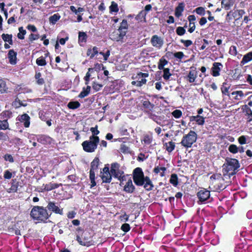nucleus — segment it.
I'll return each instance as SVG.
<instances>
[{"label":"nucleus","instance_id":"25","mask_svg":"<svg viewBox=\"0 0 252 252\" xmlns=\"http://www.w3.org/2000/svg\"><path fill=\"white\" fill-rule=\"evenodd\" d=\"M148 116V117L154 121L155 122H156L157 124L161 126H163L161 124V122L162 120V117L160 116H158L156 115L155 114H154L153 112L149 113L147 114Z\"/></svg>","mask_w":252,"mask_h":252},{"label":"nucleus","instance_id":"12","mask_svg":"<svg viewBox=\"0 0 252 252\" xmlns=\"http://www.w3.org/2000/svg\"><path fill=\"white\" fill-rule=\"evenodd\" d=\"M199 201L201 203L208 200L210 197V192L206 189L202 188L197 193Z\"/></svg>","mask_w":252,"mask_h":252},{"label":"nucleus","instance_id":"40","mask_svg":"<svg viewBox=\"0 0 252 252\" xmlns=\"http://www.w3.org/2000/svg\"><path fill=\"white\" fill-rule=\"evenodd\" d=\"M9 125L6 120L0 119V130L9 129Z\"/></svg>","mask_w":252,"mask_h":252},{"label":"nucleus","instance_id":"52","mask_svg":"<svg viewBox=\"0 0 252 252\" xmlns=\"http://www.w3.org/2000/svg\"><path fill=\"white\" fill-rule=\"evenodd\" d=\"M229 152L232 154H235L238 152V147L235 144H231L228 147Z\"/></svg>","mask_w":252,"mask_h":252},{"label":"nucleus","instance_id":"6","mask_svg":"<svg viewBox=\"0 0 252 252\" xmlns=\"http://www.w3.org/2000/svg\"><path fill=\"white\" fill-rule=\"evenodd\" d=\"M197 138V133L194 131L190 130L188 134L183 136L180 143L187 149L191 148L193 143L196 142Z\"/></svg>","mask_w":252,"mask_h":252},{"label":"nucleus","instance_id":"45","mask_svg":"<svg viewBox=\"0 0 252 252\" xmlns=\"http://www.w3.org/2000/svg\"><path fill=\"white\" fill-rule=\"evenodd\" d=\"M119 7L118 4L115 1L111 2V5L109 6V10L110 13L118 12L119 11Z\"/></svg>","mask_w":252,"mask_h":252},{"label":"nucleus","instance_id":"39","mask_svg":"<svg viewBox=\"0 0 252 252\" xmlns=\"http://www.w3.org/2000/svg\"><path fill=\"white\" fill-rule=\"evenodd\" d=\"M8 229L10 231H14V233L16 235H21V231L19 229V226L18 222L13 225L11 227L9 226Z\"/></svg>","mask_w":252,"mask_h":252},{"label":"nucleus","instance_id":"5","mask_svg":"<svg viewBox=\"0 0 252 252\" xmlns=\"http://www.w3.org/2000/svg\"><path fill=\"white\" fill-rule=\"evenodd\" d=\"M99 142V137L90 136L89 140L84 141L82 143L83 150L87 153L94 152L96 149Z\"/></svg>","mask_w":252,"mask_h":252},{"label":"nucleus","instance_id":"63","mask_svg":"<svg viewBox=\"0 0 252 252\" xmlns=\"http://www.w3.org/2000/svg\"><path fill=\"white\" fill-rule=\"evenodd\" d=\"M39 35L38 34L31 33L29 36V40L30 42H32L34 40H37L39 38Z\"/></svg>","mask_w":252,"mask_h":252},{"label":"nucleus","instance_id":"41","mask_svg":"<svg viewBox=\"0 0 252 252\" xmlns=\"http://www.w3.org/2000/svg\"><path fill=\"white\" fill-rule=\"evenodd\" d=\"M80 103L77 101H70L67 104V107L70 109L74 110L80 107Z\"/></svg>","mask_w":252,"mask_h":252},{"label":"nucleus","instance_id":"38","mask_svg":"<svg viewBox=\"0 0 252 252\" xmlns=\"http://www.w3.org/2000/svg\"><path fill=\"white\" fill-rule=\"evenodd\" d=\"M111 174H112L111 173H103V175L101 176V179L103 182L106 183H110L112 180Z\"/></svg>","mask_w":252,"mask_h":252},{"label":"nucleus","instance_id":"60","mask_svg":"<svg viewBox=\"0 0 252 252\" xmlns=\"http://www.w3.org/2000/svg\"><path fill=\"white\" fill-rule=\"evenodd\" d=\"M121 229L124 232L126 233L129 231L130 229V226L128 223H125L122 224Z\"/></svg>","mask_w":252,"mask_h":252},{"label":"nucleus","instance_id":"17","mask_svg":"<svg viewBox=\"0 0 252 252\" xmlns=\"http://www.w3.org/2000/svg\"><path fill=\"white\" fill-rule=\"evenodd\" d=\"M220 66H222V64L220 63L215 62L213 64V66L211 68V74L214 77H217L220 75V71L221 68Z\"/></svg>","mask_w":252,"mask_h":252},{"label":"nucleus","instance_id":"8","mask_svg":"<svg viewBox=\"0 0 252 252\" xmlns=\"http://www.w3.org/2000/svg\"><path fill=\"white\" fill-rule=\"evenodd\" d=\"M155 106V105L151 103L147 98L144 97L140 101V109L147 115L153 111Z\"/></svg>","mask_w":252,"mask_h":252},{"label":"nucleus","instance_id":"10","mask_svg":"<svg viewBox=\"0 0 252 252\" xmlns=\"http://www.w3.org/2000/svg\"><path fill=\"white\" fill-rule=\"evenodd\" d=\"M46 208L52 212L56 214L63 215V208H60L58 203L54 201H49L48 203Z\"/></svg>","mask_w":252,"mask_h":252},{"label":"nucleus","instance_id":"64","mask_svg":"<svg viewBox=\"0 0 252 252\" xmlns=\"http://www.w3.org/2000/svg\"><path fill=\"white\" fill-rule=\"evenodd\" d=\"M197 14L200 15H204L205 14V9L203 7H198L195 10Z\"/></svg>","mask_w":252,"mask_h":252},{"label":"nucleus","instance_id":"20","mask_svg":"<svg viewBox=\"0 0 252 252\" xmlns=\"http://www.w3.org/2000/svg\"><path fill=\"white\" fill-rule=\"evenodd\" d=\"M135 188L133 185L132 180L130 178L124 186V190L127 193H132L135 191Z\"/></svg>","mask_w":252,"mask_h":252},{"label":"nucleus","instance_id":"23","mask_svg":"<svg viewBox=\"0 0 252 252\" xmlns=\"http://www.w3.org/2000/svg\"><path fill=\"white\" fill-rule=\"evenodd\" d=\"M185 4L184 2H182L179 3L178 6L175 8V15L176 17L179 18L182 14V12L184 10Z\"/></svg>","mask_w":252,"mask_h":252},{"label":"nucleus","instance_id":"26","mask_svg":"<svg viewBox=\"0 0 252 252\" xmlns=\"http://www.w3.org/2000/svg\"><path fill=\"white\" fill-rule=\"evenodd\" d=\"M163 147L169 153H171L175 148V143L171 141L163 143Z\"/></svg>","mask_w":252,"mask_h":252},{"label":"nucleus","instance_id":"11","mask_svg":"<svg viewBox=\"0 0 252 252\" xmlns=\"http://www.w3.org/2000/svg\"><path fill=\"white\" fill-rule=\"evenodd\" d=\"M126 35V33L117 29L109 34V37L113 41L123 42Z\"/></svg>","mask_w":252,"mask_h":252},{"label":"nucleus","instance_id":"16","mask_svg":"<svg viewBox=\"0 0 252 252\" xmlns=\"http://www.w3.org/2000/svg\"><path fill=\"white\" fill-rule=\"evenodd\" d=\"M17 119L20 123H23L24 126L28 128L30 126V117L26 113L19 115Z\"/></svg>","mask_w":252,"mask_h":252},{"label":"nucleus","instance_id":"14","mask_svg":"<svg viewBox=\"0 0 252 252\" xmlns=\"http://www.w3.org/2000/svg\"><path fill=\"white\" fill-rule=\"evenodd\" d=\"M151 43L153 46L160 49L163 46V39L158 35H154L151 39Z\"/></svg>","mask_w":252,"mask_h":252},{"label":"nucleus","instance_id":"27","mask_svg":"<svg viewBox=\"0 0 252 252\" xmlns=\"http://www.w3.org/2000/svg\"><path fill=\"white\" fill-rule=\"evenodd\" d=\"M167 168L165 167H159V166H156L153 169V172L156 174L159 173L160 176L163 177L165 176V172Z\"/></svg>","mask_w":252,"mask_h":252},{"label":"nucleus","instance_id":"33","mask_svg":"<svg viewBox=\"0 0 252 252\" xmlns=\"http://www.w3.org/2000/svg\"><path fill=\"white\" fill-rule=\"evenodd\" d=\"M168 63V61L166 60L164 57H161L158 61V68L159 70H162L163 69H165L164 66L167 64Z\"/></svg>","mask_w":252,"mask_h":252},{"label":"nucleus","instance_id":"24","mask_svg":"<svg viewBox=\"0 0 252 252\" xmlns=\"http://www.w3.org/2000/svg\"><path fill=\"white\" fill-rule=\"evenodd\" d=\"M252 61V51L244 55L242 60L240 62V65L243 66L246 63Z\"/></svg>","mask_w":252,"mask_h":252},{"label":"nucleus","instance_id":"59","mask_svg":"<svg viewBox=\"0 0 252 252\" xmlns=\"http://www.w3.org/2000/svg\"><path fill=\"white\" fill-rule=\"evenodd\" d=\"M176 33L180 36L184 35L186 32V30L184 27H178L176 30Z\"/></svg>","mask_w":252,"mask_h":252},{"label":"nucleus","instance_id":"57","mask_svg":"<svg viewBox=\"0 0 252 252\" xmlns=\"http://www.w3.org/2000/svg\"><path fill=\"white\" fill-rule=\"evenodd\" d=\"M39 118L43 121H46L47 120V117L46 115L47 113L46 112H44L43 110H41L39 112Z\"/></svg>","mask_w":252,"mask_h":252},{"label":"nucleus","instance_id":"55","mask_svg":"<svg viewBox=\"0 0 252 252\" xmlns=\"http://www.w3.org/2000/svg\"><path fill=\"white\" fill-rule=\"evenodd\" d=\"M229 53L232 56H235L237 55V47L232 45L229 48Z\"/></svg>","mask_w":252,"mask_h":252},{"label":"nucleus","instance_id":"15","mask_svg":"<svg viewBox=\"0 0 252 252\" xmlns=\"http://www.w3.org/2000/svg\"><path fill=\"white\" fill-rule=\"evenodd\" d=\"M242 112L245 113V115L247 116L246 120L247 123H249L252 122V110L248 106V105L245 104L241 106Z\"/></svg>","mask_w":252,"mask_h":252},{"label":"nucleus","instance_id":"4","mask_svg":"<svg viewBox=\"0 0 252 252\" xmlns=\"http://www.w3.org/2000/svg\"><path fill=\"white\" fill-rule=\"evenodd\" d=\"M223 167V170H225L227 174L229 175H234L240 167V164L237 159L227 158Z\"/></svg>","mask_w":252,"mask_h":252},{"label":"nucleus","instance_id":"13","mask_svg":"<svg viewBox=\"0 0 252 252\" xmlns=\"http://www.w3.org/2000/svg\"><path fill=\"white\" fill-rule=\"evenodd\" d=\"M197 77V71L196 68L194 67H191L190 70L188 75L185 77L187 81L190 83H194Z\"/></svg>","mask_w":252,"mask_h":252},{"label":"nucleus","instance_id":"3","mask_svg":"<svg viewBox=\"0 0 252 252\" xmlns=\"http://www.w3.org/2000/svg\"><path fill=\"white\" fill-rule=\"evenodd\" d=\"M224 182L221 174H214L210 178L209 189L214 191L220 192L225 189Z\"/></svg>","mask_w":252,"mask_h":252},{"label":"nucleus","instance_id":"31","mask_svg":"<svg viewBox=\"0 0 252 252\" xmlns=\"http://www.w3.org/2000/svg\"><path fill=\"white\" fill-rule=\"evenodd\" d=\"M88 36L86 32H79L78 33V42L86 43L87 40Z\"/></svg>","mask_w":252,"mask_h":252},{"label":"nucleus","instance_id":"46","mask_svg":"<svg viewBox=\"0 0 252 252\" xmlns=\"http://www.w3.org/2000/svg\"><path fill=\"white\" fill-rule=\"evenodd\" d=\"M36 63L38 66H45L47 64V62L45 60V57H43V56H41L38 58L36 60Z\"/></svg>","mask_w":252,"mask_h":252},{"label":"nucleus","instance_id":"37","mask_svg":"<svg viewBox=\"0 0 252 252\" xmlns=\"http://www.w3.org/2000/svg\"><path fill=\"white\" fill-rule=\"evenodd\" d=\"M12 115V112L9 111H4L0 114V119L2 120H6V121H8V120L11 117Z\"/></svg>","mask_w":252,"mask_h":252},{"label":"nucleus","instance_id":"56","mask_svg":"<svg viewBox=\"0 0 252 252\" xmlns=\"http://www.w3.org/2000/svg\"><path fill=\"white\" fill-rule=\"evenodd\" d=\"M172 116L176 118H180L182 115V112L179 109H176L172 112Z\"/></svg>","mask_w":252,"mask_h":252},{"label":"nucleus","instance_id":"42","mask_svg":"<svg viewBox=\"0 0 252 252\" xmlns=\"http://www.w3.org/2000/svg\"><path fill=\"white\" fill-rule=\"evenodd\" d=\"M230 88V86L227 84L226 82H223L222 83V86L221 87V91L223 94L226 95H229V89Z\"/></svg>","mask_w":252,"mask_h":252},{"label":"nucleus","instance_id":"19","mask_svg":"<svg viewBox=\"0 0 252 252\" xmlns=\"http://www.w3.org/2000/svg\"><path fill=\"white\" fill-rule=\"evenodd\" d=\"M37 141L43 145L51 144L53 142V139L49 136L41 135L37 137Z\"/></svg>","mask_w":252,"mask_h":252},{"label":"nucleus","instance_id":"51","mask_svg":"<svg viewBox=\"0 0 252 252\" xmlns=\"http://www.w3.org/2000/svg\"><path fill=\"white\" fill-rule=\"evenodd\" d=\"M120 165L117 162L112 163L111 165L110 172L111 174L115 173L116 171L120 168Z\"/></svg>","mask_w":252,"mask_h":252},{"label":"nucleus","instance_id":"50","mask_svg":"<svg viewBox=\"0 0 252 252\" xmlns=\"http://www.w3.org/2000/svg\"><path fill=\"white\" fill-rule=\"evenodd\" d=\"M19 32L17 34V37L20 39H24L25 38V35L26 34V31L23 29V27H19Z\"/></svg>","mask_w":252,"mask_h":252},{"label":"nucleus","instance_id":"58","mask_svg":"<svg viewBox=\"0 0 252 252\" xmlns=\"http://www.w3.org/2000/svg\"><path fill=\"white\" fill-rule=\"evenodd\" d=\"M5 161H9L10 163H12L14 161V158L12 156L9 154H6L3 157Z\"/></svg>","mask_w":252,"mask_h":252},{"label":"nucleus","instance_id":"30","mask_svg":"<svg viewBox=\"0 0 252 252\" xmlns=\"http://www.w3.org/2000/svg\"><path fill=\"white\" fill-rule=\"evenodd\" d=\"M99 159L98 158L95 157L91 163V168L90 170L96 171L99 165Z\"/></svg>","mask_w":252,"mask_h":252},{"label":"nucleus","instance_id":"18","mask_svg":"<svg viewBox=\"0 0 252 252\" xmlns=\"http://www.w3.org/2000/svg\"><path fill=\"white\" fill-rule=\"evenodd\" d=\"M62 186V184H56V183H50L47 184H43L42 187L43 188L41 189V192H43L44 191H48L54 189H57L60 187Z\"/></svg>","mask_w":252,"mask_h":252},{"label":"nucleus","instance_id":"32","mask_svg":"<svg viewBox=\"0 0 252 252\" xmlns=\"http://www.w3.org/2000/svg\"><path fill=\"white\" fill-rule=\"evenodd\" d=\"M153 141L152 134H146L143 136V139L141 140L142 142H144L145 145H150Z\"/></svg>","mask_w":252,"mask_h":252},{"label":"nucleus","instance_id":"7","mask_svg":"<svg viewBox=\"0 0 252 252\" xmlns=\"http://www.w3.org/2000/svg\"><path fill=\"white\" fill-rule=\"evenodd\" d=\"M76 240L81 246L88 247L93 245V240L90 234L88 232H83L81 236L77 235Z\"/></svg>","mask_w":252,"mask_h":252},{"label":"nucleus","instance_id":"44","mask_svg":"<svg viewBox=\"0 0 252 252\" xmlns=\"http://www.w3.org/2000/svg\"><path fill=\"white\" fill-rule=\"evenodd\" d=\"M34 77L37 84L42 85L44 83V80L43 78H41V73L40 72H36Z\"/></svg>","mask_w":252,"mask_h":252},{"label":"nucleus","instance_id":"21","mask_svg":"<svg viewBox=\"0 0 252 252\" xmlns=\"http://www.w3.org/2000/svg\"><path fill=\"white\" fill-rule=\"evenodd\" d=\"M189 119L190 122H195L199 126H203L205 123V118L199 115L189 116Z\"/></svg>","mask_w":252,"mask_h":252},{"label":"nucleus","instance_id":"62","mask_svg":"<svg viewBox=\"0 0 252 252\" xmlns=\"http://www.w3.org/2000/svg\"><path fill=\"white\" fill-rule=\"evenodd\" d=\"M103 86L101 84L97 83L96 82H94L92 84V88L96 92L100 90Z\"/></svg>","mask_w":252,"mask_h":252},{"label":"nucleus","instance_id":"48","mask_svg":"<svg viewBox=\"0 0 252 252\" xmlns=\"http://www.w3.org/2000/svg\"><path fill=\"white\" fill-rule=\"evenodd\" d=\"M61 16L59 14H55L49 17V22L52 24H55L60 18Z\"/></svg>","mask_w":252,"mask_h":252},{"label":"nucleus","instance_id":"49","mask_svg":"<svg viewBox=\"0 0 252 252\" xmlns=\"http://www.w3.org/2000/svg\"><path fill=\"white\" fill-rule=\"evenodd\" d=\"M27 103H23L21 100L18 98H16L14 101L13 102L12 105L16 108H18L21 106H26Z\"/></svg>","mask_w":252,"mask_h":252},{"label":"nucleus","instance_id":"35","mask_svg":"<svg viewBox=\"0 0 252 252\" xmlns=\"http://www.w3.org/2000/svg\"><path fill=\"white\" fill-rule=\"evenodd\" d=\"M91 91V87L90 86H87V87L83 88L82 91L78 95V97L80 98H84L87 96L90 92Z\"/></svg>","mask_w":252,"mask_h":252},{"label":"nucleus","instance_id":"61","mask_svg":"<svg viewBox=\"0 0 252 252\" xmlns=\"http://www.w3.org/2000/svg\"><path fill=\"white\" fill-rule=\"evenodd\" d=\"M12 177V173L9 170H6L4 172L3 178L4 179H10Z\"/></svg>","mask_w":252,"mask_h":252},{"label":"nucleus","instance_id":"29","mask_svg":"<svg viewBox=\"0 0 252 252\" xmlns=\"http://www.w3.org/2000/svg\"><path fill=\"white\" fill-rule=\"evenodd\" d=\"M128 24L127 20L126 19H123L118 29H119L122 32H124L126 34L128 31Z\"/></svg>","mask_w":252,"mask_h":252},{"label":"nucleus","instance_id":"36","mask_svg":"<svg viewBox=\"0 0 252 252\" xmlns=\"http://www.w3.org/2000/svg\"><path fill=\"white\" fill-rule=\"evenodd\" d=\"M1 37L4 42H8L10 45L13 44L12 34L3 33L1 35Z\"/></svg>","mask_w":252,"mask_h":252},{"label":"nucleus","instance_id":"2","mask_svg":"<svg viewBox=\"0 0 252 252\" xmlns=\"http://www.w3.org/2000/svg\"><path fill=\"white\" fill-rule=\"evenodd\" d=\"M51 214V213L49 214L46 208L43 206H35L32 209L30 215L34 220L38 222H46Z\"/></svg>","mask_w":252,"mask_h":252},{"label":"nucleus","instance_id":"22","mask_svg":"<svg viewBox=\"0 0 252 252\" xmlns=\"http://www.w3.org/2000/svg\"><path fill=\"white\" fill-rule=\"evenodd\" d=\"M17 52L13 49H11L8 51L7 56L9 62L11 64L14 65L17 63Z\"/></svg>","mask_w":252,"mask_h":252},{"label":"nucleus","instance_id":"34","mask_svg":"<svg viewBox=\"0 0 252 252\" xmlns=\"http://www.w3.org/2000/svg\"><path fill=\"white\" fill-rule=\"evenodd\" d=\"M169 182L174 187H177L178 186L179 181L178 176L176 174L173 173L171 175Z\"/></svg>","mask_w":252,"mask_h":252},{"label":"nucleus","instance_id":"28","mask_svg":"<svg viewBox=\"0 0 252 252\" xmlns=\"http://www.w3.org/2000/svg\"><path fill=\"white\" fill-rule=\"evenodd\" d=\"M11 187L9 189V192H16L18 190V188L20 186L19 182L16 179H12L11 183ZM21 187V186L20 185Z\"/></svg>","mask_w":252,"mask_h":252},{"label":"nucleus","instance_id":"47","mask_svg":"<svg viewBox=\"0 0 252 252\" xmlns=\"http://www.w3.org/2000/svg\"><path fill=\"white\" fill-rule=\"evenodd\" d=\"M163 72V78L165 81H167L169 79L170 77L172 75V74L170 72V69L169 68H165L162 69Z\"/></svg>","mask_w":252,"mask_h":252},{"label":"nucleus","instance_id":"1","mask_svg":"<svg viewBox=\"0 0 252 252\" xmlns=\"http://www.w3.org/2000/svg\"><path fill=\"white\" fill-rule=\"evenodd\" d=\"M132 178L134 184L137 186H143L147 191L152 190L154 185L148 176H145L144 173L140 167L135 168L132 172Z\"/></svg>","mask_w":252,"mask_h":252},{"label":"nucleus","instance_id":"43","mask_svg":"<svg viewBox=\"0 0 252 252\" xmlns=\"http://www.w3.org/2000/svg\"><path fill=\"white\" fill-rule=\"evenodd\" d=\"M146 14L147 13L145 11L142 10L136 15L135 19L140 22L145 21Z\"/></svg>","mask_w":252,"mask_h":252},{"label":"nucleus","instance_id":"53","mask_svg":"<svg viewBox=\"0 0 252 252\" xmlns=\"http://www.w3.org/2000/svg\"><path fill=\"white\" fill-rule=\"evenodd\" d=\"M7 88L4 81L2 79H0V92L3 93L6 92Z\"/></svg>","mask_w":252,"mask_h":252},{"label":"nucleus","instance_id":"9","mask_svg":"<svg viewBox=\"0 0 252 252\" xmlns=\"http://www.w3.org/2000/svg\"><path fill=\"white\" fill-rule=\"evenodd\" d=\"M149 74L148 73H143L140 72L137 73L136 76V78H137L138 80L132 81L131 84L133 86L140 87L143 85L146 84L147 80L145 79V78H147Z\"/></svg>","mask_w":252,"mask_h":252},{"label":"nucleus","instance_id":"54","mask_svg":"<svg viewBox=\"0 0 252 252\" xmlns=\"http://www.w3.org/2000/svg\"><path fill=\"white\" fill-rule=\"evenodd\" d=\"M97 128V125H96L95 127H92L90 128V130L92 133V135L91 136L98 137L97 135L99 133V131Z\"/></svg>","mask_w":252,"mask_h":252}]
</instances>
